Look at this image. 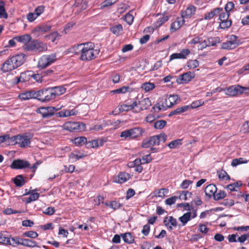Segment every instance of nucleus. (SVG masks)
I'll use <instances>...</instances> for the list:
<instances>
[{
	"label": "nucleus",
	"mask_w": 249,
	"mask_h": 249,
	"mask_svg": "<svg viewBox=\"0 0 249 249\" xmlns=\"http://www.w3.org/2000/svg\"><path fill=\"white\" fill-rule=\"evenodd\" d=\"M72 142L76 145L80 146L84 144H86L87 139L85 137H77L73 140Z\"/></svg>",
	"instance_id": "37998d69"
},
{
	"label": "nucleus",
	"mask_w": 249,
	"mask_h": 249,
	"mask_svg": "<svg viewBox=\"0 0 249 249\" xmlns=\"http://www.w3.org/2000/svg\"><path fill=\"white\" fill-rule=\"evenodd\" d=\"M118 0H105L102 3L101 5L102 8L107 7L108 6H111L112 4H114Z\"/></svg>",
	"instance_id": "680f3d73"
},
{
	"label": "nucleus",
	"mask_w": 249,
	"mask_h": 249,
	"mask_svg": "<svg viewBox=\"0 0 249 249\" xmlns=\"http://www.w3.org/2000/svg\"><path fill=\"white\" fill-rule=\"evenodd\" d=\"M208 47L215 46L220 42V38L218 37H209L206 39Z\"/></svg>",
	"instance_id": "79ce46f5"
},
{
	"label": "nucleus",
	"mask_w": 249,
	"mask_h": 249,
	"mask_svg": "<svg viewBox=\"0 0 249 249\" xmlns=\"http://www.w3.org/2000/svg\"><path fill=\"white\" fill-rule=\"evenodd\" d=\"M21 245L24 246L34 248L37 247V243L34 241L28 239L22 238Z\"/></svg>",
	"instance_id": "473e14b6"
},
{
	"label": "nucleus",
	"mask_w": 249,
	"mask_h": 249,
	"mask_svg": "<svg viewBox=\"0 0 249 249\" xmlns=\"http://www.w3.org/2000/svg\"><path fill=\"white\" fill-rule=\"evenodd\" d=\"M218 178L221 180H229L230 179V176L227 172L223 170L218 172Z\"/></svg>",
	"instance_id": "6e6d98bb"
},
{
	"label": "nucleus",
	"mask_w": 249,
	"mask_h": 249,
	"mask_svg": "<svg viewBox=\"0 0 249 249\" xmlns=\"http://www.w3.org/2000/svg\"><path fill=\"white\" fill-rule=\"evenodd\" d=\"M133 19L134 17L133 15L130 13H128L125 15L124 20L129 25H131L132 23Z\"/></svg>",
	"instance_id": "0e129e2a"
},
{
	"label": "nucleus",
	"mask_w": 249,
	"mask_h": 249,
	"mask_svg": "<svg viewBox=\"0 0 249 249\" xmlns=\"http://www.w3.org/2000/svg\"><path fill=\"white\" fill-rule=\"evenodd\" d=\"M36 91L37 99L42 102H49L55 99L51 87L44 89Z\"/></svg>",
	"instance_id": "20e7f679"
},
{
	"label": "nucleus",
	"mask_w": 249,
	"mask_h": 249,
	"mask_svg": "<svg viewBox=\"0 0 249 249\" xmlns=\"http://www.w3.org/2000/svg\"><path fill=\"white\" fill-rule=\"evenodd\" d=\"M151 106V102L148 98H143L139 101L138 107L135 110V112H139L141 110L147 109Z\"/></svg>",
	"instance_id": "ddd939ff"
},
{
	"label": "nucleus",
	"mask_w": 249,
	"mask_h": 249,
	"mask_svg": "<svg viewBox=\"0 0 249 249\" xmlns=\"http://www.w3.org/2000/svg\"><path fill=\"white\" fill-rule=\"evenodd\" d=\"M26 56L23 53L18 54L11 57L17 68L21 66L25 61Z\"/></svg>",
	"instance_id": "f3484780"
},
{
	"label": "nucleus",
	"mask_w": 249,
	"mask_h": 249,
	"mask_svg": "<svg viewBox=\"0 0 249 249\" xmlns=\"http://www.w3.org/2000/svg\"><path fill=\"white\" fill-rule=\"evenodd\" d=\"M165 225L170 230H172L173 228H176L177 226V221L173 216H167L163 221Z\"/></svg>",
	"instance_id": "a211bd4d"
},
{
	"label": "nucleus",
	"mask_w": 249,
	"mask_h": 249,
	"mask_svg": "<svg viewBox=\"0 0 249 249\" xmlns=\"http://www.w3.org/2000/svg\"><path fill=\"white\" fill-rule=\"evenodd\" d=\"M99 52V49L95 48L94 43L90 42L85 43L80 59L82 61H90L95 58Z\"/></svg>",
	"instance_id": "f257e3e1"
},
{
	"label": "nucleus",
	"mask_w": 249,
	"mask_h": 249,
	"mask_svg": "<svg viewBox=\"0 0 249 249\" xmlns=\"http://www.w3.org/2000/svg\"><path fill=\"white\" fill-rule=\"evenodd\" d=\"M217 191L216 186L213 184H211L207 186L205 189V193L207 196L211 197L214 196Z\"/></svg>",
	"instance_id": "bb28decb"
},
{
	"label": "nucleus",
	"mask_w": 249,
	"mask_h": 249,
	"mask_svg": "<svg viewBox=\"0 0 249 249\" xmlns=\"http://www.w3.org/2000/svg\"><path fill=\"white\" fill-rule=\"evenodd\" d=\"M198 231L204 234H206L209 231L208 228L204 224H200L198 227Z\"/></svg>",
	"instance_id": "338daca9"
},
{
	"label": "nucleus",
	"mask_w": 249,
	"mask_h": 249,
	"mask_svg": "<svg viewBox=\"0 0 249 249\" xmlns=\"http://www.w3.org/2000/svg\"><path fill=\"white\" fill-rule=\"evenodd\" d=\"M39 196V194L37 193H32L31 194L30 196L26 199V202L27 203H30L32 201L37 200Z\"/></svg>",
	"instance_id": "4d7b16f0"
},
{
	"label": "nucleus",
	"mask_w": 249,
	"mask_h": 249,
	"mask_svg": "<svg viewBox=\"0 0 249 249\" xmlns=\"http://www.w3.org/2000/svg\"><path fill=\"white\" fill-rule=\"evenodd\" d=\"M129 89V87L124 86L119 89H116L115 90H113L111 91V92L113 93H117V94L125 93L128 91Z\"/></svg>",
	"instance_id": "bf43d9fd"
},
{
	"label": "nucleus",
	"mask_w": 249,
	"mask_h": 249,
	"mask_svg": "<svg viewBox=\"0 0 249 249\" xmlns=\"http://www.w3.org/2000/svg\"><path fill=\"white\" fill-rule=\"evenodd\" d=\"M240 44V41L237 39V36L231 35L228 40L223 42L221 45V49L224 50H233Z\"/></svg>",
	"instance_id": "6e6552de"
},
{
	"label": "nucleus",
	"mask_w": 249,
	"mask_h": 249,
	"mask_svg": "<svg viewBox=\"0 0 249 249\" xmlns=\"http://www.w3.org/2000/svg\"><path fill=\"white\" fill-rule=\"evenodd\" d=\"M168 192V189L165 188H162L161 189L154 191V195L155 197H163L165 196V194H167Z\"/></svg>",
	"instance_id": "c03bdc74"
},
{
	"label": "nucleus",
	"mask_w": 249,
	"mask_h": 249,
	"mask_svg": "<svg viewBox=\"0 0 249 249\" xmlns=\"http://www.w3.org/2000/svg\"><path fill=\"white\" fill-rule=\"evenodd\" d=\"M130 178V176L129 174L125 172H121L115 178L114 182L121 184L126 182Z\"/></svg>",
	"instance_id": "b1692460"
},
{
	"label": "nucleus",
	"mask_w": 249,
	"mask_h": 249,
	"mask_svg": "<svg viewBox=\"0 0 249 249\" xmlns=\"http://www.w3.org/2000/svg\"><path fill=\"white\" fill-rule=\"evenodd\" d=\"M196 10V8L194 6H189L185 10L182 12L181 18L184 19V18H189L191 17L193 15L195 14Z\"/></svg>",
	"instance_id": "393cba45"
},
{
	"label": "nucleus",
	"mask_w": 249,
	"mask_h": 249,
	"mask_svg": "<svg viewBox=\"0 0 249 249\" xmlns=\"http://www.w3.org/2000/svg\"><path fill=\"white\" fill-rule=\"evenodd\" d=\"M189 110V107L188 106H183L181 107H179L174 110V111H172L170 114L169 116H171L172 115H179L181 113L184 112L187 110Z\"/></svg>",
	"instance_id": "c9c22d12"
},
{
	"label": "nucleus",
	"mask_w": 249,
	"mask_h": 249,
	"mask_svg": "<svg viewBox=\"0 0 249 249\" xmlns=\"http://www.w3.org/2000/svg\"><path fill=\"white\" fill-rule=\"evenodd\" d=\"M234 7V4L232 1L228 2L225 6L224 9L226 12L230 13Z\"/></svg>",
	"instance_id": "e2e57ef3"
},
{
	"label": "nucleus",
	"mask_w": 249,
	"mask_h": 249,
	"mask_svg": "<svg viewBox=\"0 0 249 249\" xmlns=\"http://www.w3.org/2000/svg\"><path fill=\"white\" fill-rule=\"evenodd\" d=\"M30 164L29 163L24 160H14L11 165V167L12 169H23L26 167H29Z\"/></svg>",
	"instance_id": "4468645a"
},
{
	"label": "nucleus",
	"mask_w": 249,
	"mask_h": 249,
	"mask_svg": "<svg viewBox=\"0 0 249 249\" xmlns=\"http://www.w3.org/2000/svg\"><path fill=\"white\" fill-rule=\"evenodd\" d=\"M22 238L18 237L9 238V241H7V245H10L13 246H16L18 245H21Z\"/></svg>",
	"instance_id": "de8ad7c7"
},
{
	"label": "nucleus",
	"mask_w": 249,
	"mask_h": 249,
	"mask_svg": "<svg viewBox=\"0 0 249 249\" xmlns=\"http://www.w3.org/2000/svg\"><path fill=\"white\" fill-rule=\"evenodd\" d=\"M51 28L52 25L49 23H45L37 26L35 30L37 32L44 33L49 31Z\"/></svg>",
	"instance_id": "c85d7f7f"
},
{
	"label": "nucleus",
	"mask_w": 249,
	"mask_h": 249,
	"mask_svg": "<svg viewBox=\"0 0 249 249\" xmlns=\"http://www.w3.org/2000/svg\"><path fill=\"white\" fill-rule=\"evenodd\" d=\"M24 235L31 238H36L38 236V234L35 231H30L25 232L24 233Z\"/></svg>",
	"instance_id": "69168bd1"
},
{
	"label": "nucleus",
	"mask_w": 249,
	"mask_h": 249,
	"mask_svg": "<svg viewBox=\"0 0 249 249\" xmlns=\"http://www.w3.org/2000/svg\"><path fill=\"white\" fill-rule=\"evenodd\" d=\"M221 10L220 9L215 8L213 11L206 13L205 15L204 19L206 20H209L212 19L214 16H216L217 12Z\"/></svg>",
	"instance_id": "603ef678"
},
{
	"label": "nucleus",
	"mask_w": 249,
	"mask_h": 249,
	"mask_svg": "<svg viewBox=\"0 0 249 249\" xmlns=\"http://www.w3.org/2000/svg\"><path fill=\"white\" fill-rule=\"evenodd\" d=\"M31 138L26 135H17L10 139V143L12 144H18L20 147L27 146L31 142Z\"/></svg>",
	"instance_id": "0eeeda50"
},
{
	"label": "nucleus",
	"mask_w": 249,
	"mask_h": 249,
	"mask_svg": "<svg viewBox=\"0 0 249 249\" xmlns=\"http://www.w3.org/2000/svg\"><path fill=\"white\" fill-rule=\"evenodd\" d=\"M56 60L55 53L43 55L38 60L37 67L40 69H45L53 63Z\"/></svg>",
	"instance_id": "39448f33"
},
{
	"label": "nucleus",
	"mask_w": 249,
	"mask_h": 249,
	"mask_svg": "<svg viewBox=\"0 0 249 249\" xmlns=\"http://www.w3.org/2000/svg\"><path fill=\"white\" fill-rule=\"evenodd\" d=\"M55 98L57 96L64 94L66 91V89L63 86L51 87Z\"/></svg>",
	"instance_id": "7c9ffc66"
},
{
	"label": "nucleus",
	"mask_w": 249,
	"mask_h": 249,
	"mask_svg": "<svg viewBox=\"0 0 249 249\" xmlns=\"http://www.w3.org/2000/svg\"><path fill=\"white\" fill-rule=\"evenodd\" d=\"M26 51H37L38 52H44L47 50V46L46 43L40 42L37 40H34L24 47Z\"/></svg>",
	"instance_id": "7ed1b4c3"
},
{
	"label": "nucleus",
	"mask_w": 249,
	"mask_h": 249,
	"mask_svg": "<svg viewBox=\"0 0 249 249\" xmlns=\"http://www.w3.org/2000/svg\"><path fill=\"white\" fill-rule=\"evenodd\" d=\"M207 47L208 46L206 43V40H202V39L201 38L200 43H199L197 46L198 50H203Z\"/></svg>",
	"instance_id": "774afa93"
},
{
	"label": "nucleus",
	"mask_w": 249,
	"mask_h": 249,
	"mask_svg": "<svg viewBox=\"0 0 249 249\" xmlns=\"http://www.w3.org/2000/svg\"><path fill=\"white\" fill-rule=\"evenodd\" d=\"M204 102L201 100H196L192 103L190 105H188L189 109L196 108L203 105H204Z\"/></svg>",
	"instance_id": "864d4df0"
},
{
	"label": "nucleus",
	"mask_w": 249,
	"mask_h": 249,
	"mask_svg": "<svg viewBox=\"0 0 249 249\" xmlns=\"http://www.w3.org/2000/svg\"><path fill=\"white\" fill-rule=\"evenodd\" d=\"M78 111L75 109L71 110L64 109L58 112L56 115L59 117H68L77 115Z\"/></svg>",
	"instance_id": "5701e85b"
},
{
	"label": "nucleus",
	"mask_w": 249,
	"mask_h": 249,
	"mask_svg": "<svg viewBox=\"0 0 249 249\" xmlns=\"http://www.w3.org/2000/svg\"><path fill=\"white\" fill-rule=\"evenodd\" d=\"M86 156L83 154H75L71 153L70 154L69 159L71 160V162H75L77 160L83 158Z\"/></svg>",
	"instance_id": "ea45409f"
},
{
	"label": "nucleus",
	"mask_w": 249,
	"mask_h": 249,
	"mask_svg": "<svg viewBox=\"0 0 249 249\" xmlns=\"http://www.w3.org/2000/svg\"><path fill=\"white\" fill-rule=\"evenodd\" d=\"M110 30L113 34L119 36L123 31V27L121 24H118L111 27Z\"/></svg>",
	"instance_id": "58836bf2"
},
{
	"label": "nucleus",
	"mask_w": 249,
	"mask_h": 249,
	"mask_svg": "<svg viewBox=\"0 0 249 249\" xmlns=\"http://www.w3.org/2000/svg\"><path fill=\"white\" fill-rule=\"evenodd\" d=\"M85 124L79 122H67L63 125V128L70 132L82 131L85 128Z\"/></svg>",
	"instance_id": "1a4fd4ad"
},
{
	"label": "nucleus",
	"mask_w": 249,
	"mask_h": 249,
	"mask_svg": "<svg viewBox=\"0 0 249 249\" xmlns=\"http://www.w3.org/2000/svg\"><path fill=\"white\" fill-rule=\"evenodd\" d=\"M17 69L11 57L6 60L2 64L1 70L4 72H8Z\"/></svg>",
	"instance_id": "dca6fc26"
},
{
	"label": "nucleus",
	"mask_w": 249,
	"mask_h": 249,
	"mask_svg": "<svg viewBox=\"0 0 249 249\" xmlns=\"http://www.w3.org/2000/svg\"><path fill=\"white\" fill-rule=\"evenodd\" d=\"M199 62L198 60H189L187 62V66L189 69H193L198 67Z\"/></svg>",
	"instance_id": "09e8293b"
},
{
	"label": "nucleus",
	"mask_w": 249,
	"mask_h": 249,
	"mask_svg": "<svg viewBox=\"0 0 249 249\" xmlns=\"http://www.w3.org/2000/svg\"><path fill=\"white\" fill-rule=\"evenodd\" d=\"M155 88V85L153 83L145 82L141 86V88L145 92H149Z\"/></svg>",
	"instance_id": "e433bc0d"
},
{
	"label": "nucleus",
	"mask_w": 249,
	"mask_h": 249,
	"mask_svg": "<svg viewBox=\"0 0 249 249\" xmlns=\"http://www.w3.org/2000/svg\"><path fill=\"white\" fill-rule=\"evenodd\" d=\"M18 97L21 100H26L31 98L37 99V91H29L20 94Z\"/></svg>",
	"instance_id": "4be33fe9"
},
{
	"label": "nucleus",
	"mask_w": 249,
	"mask_h": 249,
	"mask_svg": "<svg viewBox=\"0 0 249 249\" xmlns=\"http://www.w3.org/2000/svg\"><path fill=\"white\" fill-rule=\"evenodd\" d=\"M138 107V103L136 101L133 102L130 104H123L119 107V110L121 111H128L132 110L133 112H135V110Z\"/></svg>",
	"instance_id": "6ab92c4d"
},
{
	"label": "nucleus",
	"mask_w": 249,
	"mask_h": 249,
	"mask_svg": "<svg viewBox=\"0 0 249 249\" xmlns=\"http://www.w3.org/2000/svg\"><path fill=\"white\" fill-rule=\"evenodd\" d=\"M167 122L164 120H159L154 123V127L157 129H161L166 125Z\"/></svg>",
	"instance_id": "8fccbe9b"
},
{
	"label": "nucleus",
	"mask_w": 249,
	"mask_h": 249,
	"mask_svg": "<svg viewBox=\"0 0 249 249\" xmlns=\"http://www.w3.org/2000/svg\"><path fill=\"white\" fill-rule=\"evenodd\" d=\"M242 185L241 181H238L237 182L229 184L227 186V188L230 190L231 191H236V188H239Z\"/></svg>",
	"instance_id": "5fc2aeb1"
},
{
	"label": "nucleus",
	"mask_w": 249,
	"mask_h": 249,
	"mask_svg": "<svg viewBox=\"0 0 249 249\" xmlns=\"http://www.w3.org/2000/svg\"><path fill=\"white\" fill-rule=\"evenodd\" d=\"M121 235L124 242L126 243L131 244L134 242V237L130 232L123 233Z\"/></svg>",
	"instance_id": "72a5a7b5"
},
{
	"label": "nucleus",
	"mask_w": 249,
	"mask_h": 249,
	"mask_svg": "<svg viewBox=\"0 0 249 249\" xmlns=\"http://www.w3.org/2000/svg\"><path fill=\"white\" fill-rule=\"evenodd\" d=\"M184 21V19L181 17L177 18L171 24L170 30L174 32L178 30L183 25Z\"/></svg>",
	"instance_id": "412c9836"
},
{
	"label": "nucleus",
	"mask_w": 249,
	"mask_h": 249,
	"mask_svg": "<svg viewBox=\"0 0 249 249\" xmlns=\"http://www.w3.org/2000/svg\"><path fill=\"white\" fill-rule=\"evenodd\" d=\"M169 20V16L163 15L160 17L154 23V25L156 28L161 26L164 23Z\"/></svg>",
	"instance_id": "f704fd0d"
},
{
	"label": "nucleus",
	"mask_w": 249,
	"mask_h": 249,
	"mask_svg": "<svg viewBox=\"0 0 249 249\" xmlns=\"http://www.w3.org/2000/svg\"><path fill=\"white\" fill-rule=\"evenodd\" d=\"M181 139L174 140L168 144V146L171 149H174L181 145Z\"/></svg>",
	"instance_id": "3c124183"
},
{
	"label": "nucleus",
	"mask_w": 249,
	"mask_h": 249,
	"mask_svg": "<svg viewBox=\"0 0 249 249\" xmlns=\"http://www.w3.org/2000/svg\"><path fill=\"white\" fill-rule=\"evenodd\" d=\"M217 9H220L217 14L216 16H218V19L221 21L220 23V27L222 29L229 28L231 25V20L229 19L230 13L224 12L222 8H217Z\"/></svg>",
	"instance_id": "423d86ee"
},
{
	"label": "nucleus",
	"mask_w": 249,
	"mask_h": 249,
	"mask_svg": "<svg viewBox=\"0 0 249 249\" xmlns=\"http://www.w3.org/2000/svg\"><path fill=\"white\" fill-rule=\"evenodd\" d=\"M5 3L2 0H0V18H7L8 14L6 12L5 8Z\"/></svg>",
	"instance_id": "4c0bfd02"
},
{
	"label": "nucleus",
	"mask_w": 249,
	"mask_h": 249,
	"mask_svg": "<svg viewBox=\"0 0 249 249\" xmlns=\"http://www.w3.org/2000/svg\"><path fill=\"white\" fill-rule=\"evenodd\" d=\"M84 45V43L74 45L70 48V52L76 54H80L81 55L82 53Z\"/></svg>",
	"instance_id": "2f4dec72"
},
{
	"label": "nucleus",
	"mask_w": 249,
	"mask_h": 249,
	"mask_svg": "<svg viewBox=\"0 0 249 249\" xmlns=\"http://www.w3.org/2000/svg\"><path fill=\"white\" fill-rule=\"evenodd\" d=\"M191 213L190 212H187L184 213L182 216L179 218V221L184 226L191 219Z\"/></svg>",
	"instance_id": "a19ab883"
},
{
	"label": "nucleus",
	"mask_w": 249,
	"mask_h": 249,
	"mask_svg": "<svg viewBox=\"0 0 249 249\" xmlns=\"http://www.w3.org/2000/svg\"><path fill=\"white\" fill-rule=\"evenodd\" d=\"M105 205L107 206H108V207L114 210L118 209L120 208L122 206L119 202L116 201L107 202L105 203Z\"/></svg>",
	"instance_id": "a18cd8bd"
},
{
	"label": "nucleus",
	"mask_w": 249,
	"mask_h": 249,
	"mask_svg": "<svg viewBox=\"0 0 249 249\" xmlns=\"http://www.w3.org/2000/svg\"><path fill=\"white\" fill-rule=\"evenodd\" d=\"M195 76V74L194 72L189 71L179 75L176 81L179 84L187 83L194 78Z\"/></svg>",
	"instance_id": "f8f14e48"
},
{
	"label": "nucleus",
	"mask_w": 249,
	"mask_h": 249,
	"mask_svg": "<svg viewBox=\"0 0 249 249\" xmlns=\"http://www.w3.org/2000/svg\"><path fill=\"white\" fill-rule=\"evenodd\" d=\"M105 142L106 141L103 139L93 140L89 142L87 141L86 147L88 148L98 147L102 146Z\"/></svg>",
	"instance_id": "aec40b11"
},
{
	"label": "nucleus",
	"mask_w": 249,
	"mask_h": 249,
	"mask_svg": "<svg viewBox=\"0 0 249 249\" xmlns=\"http://www.w3.org/2000/svg\"><path fill=\"white\" fill-rule=\"evenodd\" d=\"M179 99V97L177 95H170L169 97L165 100V105L167 107H170L174 105L177 104V101Z\"/></svg>",
	"instance_id": "cd10ccee"
},
{
	"label": "nucleus",
	"mask_w": 249,
	"mask_h": 249,
	"mask_svg": "<svg viewBox=\"0 0 249 249\" xmlns=\"http://www.w3.org/2000/svg\"><path fill=\"white\" fill-rule=\"evenodd\" d=\"M58 109L53 107H42L37 109V112L41 114L43 118H48L53 116L54 111Z\"/></svg>",
	"instance_id": "9b49d317"
},
{
	"label": "nucleus",
	"mask_w": 249,
	"mask_h": 249,
	"mask_svg": "<svg viewBox=\"0 0 249 249\" xmlns=\"http://www.w3.org/2000/svg\"><path fill=\"white\" fill-rule=\"evenodd\" d=\"M17 42H21L24 44L23 46V49L24 47L31 42L32 37L30 35L25 34L22 36H16Z\"/></svg>",
	"instance_id": "a878e982"
},
{
	"label": "nucleus",
	"mask_w": 249,
	"mask_h": 249,
	"mask_svg": "<svg viewBox=\"0 0 249 249\" xmlns=\"http://www.w3.org/2000/svg\"><path fill=\"white\" fill-rule=\"evenodd\" d=\"M190 53V51L188 49H183L179 53H174L170 56V61L175 59H186Z\"/></svg>",
	"instance_id": "2eb2a0df"
},
{
	"label": "nucleus",
	"mask_w": 249,
	"mask_h": 249,
	"mask_svg": "<svg viewBox=\"0 0 249 249\" xmlns=\"http://www.w3.org/2000/svg\"><path fill=\"white\" fill-rule=\"evenodd\" d=\"M14 183L18 187H21L25 183L22 176L21 175L17 176L14 180Z\"/></svg>",
	"instance_id": "49530a36"
},
{
	"label": "nucleus",
	"mask_w": 249,
	"mask_h": 249,
	"mask_svg": "<svg viewBox=\"0 0 249 249\" xmlns=\"http://www.w3.org/2000/svg\"><path fill=\"white\" fill-rule=\"evenodd\" d=\"M242 86L235 85L225 88L224 92L225 94L231 97H234L242 94Z\"/></svg>",
	"instance_id": "9d476101"
},
{
	"label": "nucleus",
	"mask_w": 249,
	"mask_h": 249,
	"mask_svg": "<svg viewBox=\"0 0 249 249\" xmlns=\"http://www.w3.org/2000/svg\"><path fill=\"white\" fill-rule=\"evenodd\" d=\"M130 129L132 139L142 136L144 132L143 129L140 127H134Z\"/></svg>",
	"instance_id": "c756f323"
},
{
	"label": "nucleus",
	"mask_w": 249,
	"mask_h": 249,
	"mask_svg": "<svg viewBox=\"0 0 249 249\" xmlns=\"http://www.w3.org/2000/svg\"><path fill=\"white\" fill-rule=\"evenodd\" d=\"M120 137L124 138V139H132L130 129L125 130L121 132L120 134Z\"/></svg>",
	"instance_id": "13d9d810"
},
{
	"label": "nucleus",
	"mask_w": 249,
	"mask_h": 249,
	"mask_svg": "<svg viewBox=\"0 0 249 249\" xmlns=\"http://www.w3.org/2000/svg\"><path fill=\"white\" fill-rule=\"evenodd\" d=\"M167 136L164 133H160L151 137L148 140L144 141L142 143L143 148H149L150 146L158 145L160 143H164L167 140Z\"/></svg>",
	"instance_id": "f03ea898"
},
{
	"label": "nucleus",
	"mask_w": 249,
	"mask_h": 249,
	"mask_svg": "<svg viewBox=\"0 0 249 249\" xmlns=\"http://www.w3.org/2000/svg\"><path fill=\"white\" fill-rule=\"evenodd\" d=\"M226 196V193L224 191H220L217 194L214 195L213 197L216 200L224 198Z\"/></svg>",
	"instance_id": "052dcab7"
}]
</instances>
